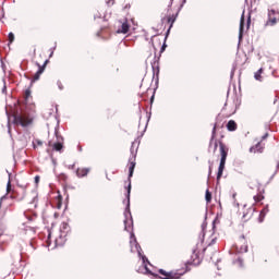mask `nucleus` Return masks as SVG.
Returning a JSON list of instances; mask_svg holds the SVG:
<instances>
[{"label": "nucleus", "mask_w": 279, "mask_h": 279, "mask_svg": "<svg viewBox=\"0 0 279 279\" xmlns=\"http://www.w3.org/2000/svg\"><path fill=\"white\" fill-rule=\"evenodd\" d=\"M278 12L276 10H268V19L265 23V27H274L278 24Z\"/></svg>", "instance_id": "nucleus-6"}, {"label": "nucleus", "mask_w": 279, "mask_h": 279, "mask_svg": "<svg viewBox=\"0 0 279 279\" xmlns=\"http://www.w3.org/2000/svg\"><path fill=\"white\" fill-rule=\"evenodd\" d=\"M267 213V209H263L259 214V221L263 222V219H265V214Z\"/></svg>", "instance_id": "nucleus-26"}, {"label": "nucleus", "mask_w": 279, "mask_h": 279, "mask_svg": "<svg viewBox=\"0 0 279 279\" xmlns=\"http://www.w3.org/2000/svg\"><path fill=\"white\" fill-rule=\"evenodd\" d=\"M130 32V23H128V20L122 23L121 27L118 29V34H128Z\"/></svg>", "instance_id": "nucleus-14"}, {"label": "nucleus", "mask_w": 279, "mask_h": 279, "mask_svg": "<svg viewBox=\"0 0 279 279\" xmlns=\"http://www.w3.org/2000/svg\"><path fill=\"white\" fill-rule=\"evenodd\" d=\"M58 180H59V182L66 184V182H69V175H66L65 173H60L58 175Z\"/></svg>", "instance_id": "nucleus-19"}, {"label": "nucleus", "mask_w": 279, "mask_h": 279, "mask_svg": "<svg viewBox=\"0 0 279 279\" xmlns=\"http://www.w3.org/2000/svg\"><path fill=\"white\" fill-rule=\"evenodd\" d=\"M247 27H250V20L247 21Z\"/></svg>", "instance_id": "nucleus-35"}, {"label": "nucleus", "mask_w": 279, "mask_h": 279, "mask_svg": "<svg viewBox=\"0 0 279 279\" xmlns=\"http://www.w3.org/2000/svg\"><path fill=\"white\" fill-rule=\"evenodd\" d=\"M29 97H32V90H31V89H26V90H25V94H24V98H25L26 100H28Z\"/></svg>", "instance_id": "nucleus-25"}, {"label": "nucleus", "mask_w": 279, "mask_h": 279, "mask_svg": "<svg viewBox=\"0 0 279 279\" xmlns=\"http://www.w3.org/2000/svg\"><path fill=\"white\" fill-rule=\"evenodd\" d=\"M48 147H51L53 151H62V149H64L62 142H48Z\"/></svg>", "instance_id": "nucleus-11"}, {"label": "nucleus", "mask_w": 279, "mask_h": 279, "mask_svg": "<svg viewBox=\"0 0 279 279\" xmlns=\"http://www.w3.org/2000/svg\"><path fill=\"white\" fill-rule=\"evenodd\" d=\"M255 208L254 207H244L243 208V216H242V219H244V221H250V219L252 217H254V213H255Z\"/></svg>", "instance_id": "nucleus-9"}, {"label": "nucleus", "mask_w": 279, "mask_h": 279, "mask_svg": "<svg viewBox=\"0 0 279 279\" xmlns=\"http://www.w3.org/2000/svg\"><path fill=\"white\" fill-rule=\"evenodd\" d=\"M243 27H245V15L244 14H242L241 20H240V33H239L240 38H243Z\"/></svg>", "instance_id": "nucleus-17"}, {"label": "nucleus", "mask_w": 279, "mask_h": 279, "mask_svg": "<svg viewBox=\"0 0 279 279\" xmlns=\"http://www.w3.org/2000/svg\"><path fill=\"white\" fill-rule=\"evenodd\" d=\"M236 247H240L241 252H247V240L245 235H241L238 240Z\"/></svg>", "instance_id": "nucleus-10"}, {"label": "nucleus", "mask_w": 279, "mask_h": 279, "mask_svg": "<svg viewBox=\"0 0 279 279\" xmlns=\"http://www.w3.org/2000/svg\"><path fill=\"white\" fill-rule=\"evenodd\" d=\"M213 174V167H209V175Z\"/></svg>", "instance_id": "nucleus-33"}, {"label": "nucleus", "mask_w": 279, "mask_h": 279, "mask_svg": "<svg viewBox=\"0 0 279 279\" xmlns=\"http://www.w3.org/2000/svg\"><path fill=\"white\" fill-rule=\"evenodd\" d=\"M36 64L38 65V71L34 74L32 82H38V80H40V74L45 73V69H47V64H49V59L40 53L36 60Z\"/></svg>", "instance_id": "nucleus-2"}, {"label": "nucleus", "mask_w": 279, "mask_h": 279, "mask_svg": "<svg viewBox=\"0 0 279 279\" xmlns=\"http://www.w3.org/2000/svg\"><path fill=\"white\" fill-rule=\"evenodd\" d=\"M104 34H110V28L108 25H105L100 28V32L97 33V36H104Z\"/></svg>", "instance_id": "nucleus-18"}, {"label": "nucleus", "mask_w": 279, "mask_h": 279, "mask_svg": "<svg viewBox=\"0 0 279 279\" xmlns=\"http://www.w3.org/2000/svg\"><path fill=\"white\" fill-rule=\"evenodd\" d=\"M165 49H167V45H162V47H161V53H162V51H165Z\"/></svg>", "instance_id": "nucleus-31"}, {"label": "nucleus", "mask_w": 279, "mask_h": 279, "mask_svg": "<svg viewBox=\"0 0 279 279\" xmlns=\"http://www.w3.org/2000/svg\"><path fill=\"white\" fill-rule=\"evenodd\" d=\"M218 147L220 151V163L218 168L217 180L219 181L223 175V171L226 169V160H228V151H230V148H228L223 142L217 140V124H215L211 131V137L209 140V151L213 149V154H217Z\"/></svg>", "instance_id": "nucleus-1"}, {"label": "nucleus", "mask_w": 279, "mask_h": 279, "mask_svg": "<svg viewBox=\"0 0 279 279\" xmlns=\"http://www.w3.org/2000/svg\"><path fill=\"white\" fill-rule=\"evenodd\" d=\"M254 78H255L257 82H263V69H259L257 72H255Z\"/></svg>", "instance_id": "nucleus-20"}, {"label": "nucleus", "mask_w": 279, "mask_h": 279, "mask_svg": "<svg viewBox=\"0 0 279 279\" xmlns=\"http://www.w3.org/2000/svg\"><path fill=\"white\" fill-rule=\"evenodd\" d=\"M265 151V143L263 141L256 143L250 148L251 154H263Z\"/></svg>", "instance_id": "nucleus-7"}, {"label": "nucleus", "mask_w": 279, "mask_h": 279, "mask_svg": "<svg viewBox=\"0 0 279 279\" xmlns=\"http://www.w3.org/2000/svg\"><path fill=\"white\" fill-rule=\"evenodd\" d=\"M48 241H51V234L48 235Z\"/></svg>", "instance_id": "nucleus-34"}, {"label": "nucleus", "mask_w": 279, "mask_h": 279, "mask_svg": "<svg viewBox=\"0 0 279 279\" xmlns=\"http://www.w3.org/2000/svg\"><path fill=\"white\" fill-rule=\"evenodd\" d=\"M56 208H58V210L62 208V195L60 194L56 197Z\"/></svg>", "instance_id": "nucleus-21"}, {"label": "nucleus", "mask_w": 279, "mask_h": 279, "mask_svg": "<svg viewBox=\"0 0 279 279\" xmlns=\"http://www.w3.org/2000/svg\"><path fill=\"white\" fill-rule=\"evenodd\" d=\"M40 182V177L36 175L35 177V184H38Z\"/></svg>", "instance_id": "nucleus-30"}, {"label": "nucleus", "mask_w": 279, "mask_h": 279, "mask_svg": "<svg viewBox=\"0 0 279 279\" xmlns=\"http://www.w3.org/2000/svg\"><path fill=\"white\" fill-rule=\"evenodd\" d=\"M145 271L148 276H154L155 279H180V277H178V275H175V274L174 275L172 274L171 276H166L165 278H162V277L158 276V274L149 270V268L147 266H145Z\"/></svg>", "instance_id": "nucleus-8"}, {"label": "nucleus", "mask_w": 279, "mask_h": 279, "mask_svg": "<svg viewBox=\"0 0 279 279\" xmlns=\"http://www.w3.org/2000/svg\"><path fill=\"white\" fill-rule=\"evenodd\" d=\"M255 204L263 202L265 199V189H258L257 194L253 197Z\"/></svg>", "instance_id": "nucleus-12"}, {"label": "nucleus", "mask_w": 279, "mask_h": 279, "mask_svg": "<svg viewBox=\"0 0 279 279\" xmlns=\"http://www.w3.org/2000/svg\"><path fill=\"white\" fill-rule=\"evenodd\" d=\"M90 173V168H77L76 175L77 178H86Z\"/></svg>", "instance_id": "nucleus-13"}, {"label": "nucleus", "mask_w": 279, "mask_h": 279, "mask_svg": "<svg viewBox=\"0 0 279 279\" xmlns=\"http://www.w3.org/2000/svg\"><path fill=\"white\" fill-rule=\"evenodd\" d=\"M14 123H16V125H22V128H27V125H31L32 119H29V116L26 113H15Z\"/></svg>", "instance_id": "nucleus-4"}, {"label": "nucleus", "mask_w": 279, "mask_h": 279, "mask_svg": "<svg viewBox=\"0 0 279 279\" xmlns=\"http://www.w3.org/2000/svg\"><path fill=\"white\" fill-rule=\"evenodd\" d=\"M125 184H128V181H125Z\"/></svg>", "instance_id": "nucleus-38"}, {"label": "nucleus", "mask_w": 279, "mask_h": 279, "mask_svg": "<svg viewBox=\"0 0 279 279\" xmlns=\"http://www.w3.org/2000/svg\"><path fill=\"white\" fill-rule=\"evenodd\" d=\"M211 243H215V240H213Z\"/></svg>", "instance_id": "nucleus-37"}, {"label": "nucleus", "mask_w": 279, "mask_h": 279, "mask_svg": "<svg viewBox=\"0 0 279 279\" xmlns=\"http://www.w3.org/2000/svg\"><path fill=\"white\" fill-rule=\"evenodd\" d=\"M134 169H136V161H130L128 180L129 185L126 186L128 206H130V194L132 193V175H134Z\"/></svg>", "instance_id": "nucleus-3"}, {"label": "nucleus", "mask_w": 279, "mask_h": 279, "mask_svg": "<svg viewBox=\"0 0 279 279\" xmlns=\"http://www.w3.org/2000/svg\"><path fill=\"white\" fill-rule=\"evenodd\" d=\"M15 191L14 190H12V181L9 179V181H8V184H7V194L8 195H10V197H11V199H14V197H16V195H15Z\"/></svg>", "instance_id": "nucleus-15"}, {"label": "nucleus", "mask_w": 279, "mask_h": 279, "mask_svg": "<svg viewBox=\"0 0 279 279\" xmlns=\"http://www.w3.org/2000/svg\"><path fill=\"white\" fill-rule=\"evenodd\" d=\"M205 199H206L207 204H210V202L213 201V194L208 190L206 191Z\"/></svg>", "instance_id": "nucleus-22"}, {"label": "nucleus", "mask_w": 279, "mask_h": 279, "mask_svg": "<svg viewBox=\"0 0 279 279\" xmlns=\"http://www.w3.org/2000/svg\"><path fill=\"white\" fill-rule=\"evenodd\" d=\"M236 129H238V125H236V122L234 120H230L228 123H227V130L229 132H236Z\"/></svg>", "instance_id": "nucleus-16"}, {"label": "nucleus", "mask_w": 279, "mask_h": 279, "mask_svg": "<svg viewBox=\"0 0 279 279\" xmlns=\"http://www.w3.org/2000/svg\"><path fill=\"white\" fill-rule=\"evenodd\" d=\"M168 23H170V27H173V23H175L174 15H171V16L168 17Z\"/></svg>", "instance_id": "nucleus-24"}, {"label": "nucleus", "mask_w": 279, "mask_h": 279, "mask_svg": "<svg viewBox=\"0 0 279 279\" xmlns=\"http://www.w3.org/2000/svg\"><path fill=\"white\" fill-rule=\"evenodd\" d=\"M130 8H131V5H130V4H126V5L124 7V10H130Z\"/></svg>", "instance_id": "nucleus-32"}, {"label": "nucleus", "mask_w": 279, "mask_h": 279, "mask_svg": "<svg viewBox=\"0 0 279 279\" xmlns=\"http://www.w3.org/2000/svg\"><path fill=\"white\" fill-rule=\"evenodd\" d=\"M107 5H108L109 8H111V5H114V0H108V1H107Z\"/></svg>", "instance_id": "nucleus-29"}, {"label": "nucleus", "mask_w": 279, "mask_h": 279, "mask_svg": "<svg viewBox=\"0 0 279 279\" xmlns=\"http://www.w3.org/2000/svg\"><path fill=\"white\" fill-rule=\"evenodd\" d=\"M64 230H69V223L66 222L62 223L61 234L58 239L54 240L57 247H60L66 243V234L69 231H64Z\"/></svg>", "instance_id": "nucleus-5"}, {"label": "nucleus", "mask_w": 279, "mask_h": 279, "mask_svg": "<svg viewBox=\"0 0 279 279\" xmlns=\"http://www.w3.org/2000/svg\"><path fill=\"white\" fill-rule=\"evenodd\" d=\"M9 43L10 44L14 43V34L13 33H9Z\"/></svg>", "instance_id": "nucleus-28"}, {"label": "nucleus", "mask_w": 279, "mask_h": 279, "mask_svg": "<svg viewBox=\"0 0 279 279\" xmlns=\"http://www.w3.org/2000/svg\"><path fill=\"white\" fill-rule=\"evenodd\" d=\"M206 252V248H203V253Z\"/></svg>", "instance_id": "nucleus-36"}, {"label": "nucleus", "mask_w": 279, "mask_h": 279, "mask_svg": "<svg viewBox=\"0 0 279 279\" xmlns=\"http://www.w3.org/2000/svg\"><path fill=\"white\" fill-rule=\"evenodd\" d=\"M158 274H160L161 276H171L173 272H167V271L163 270V269H159V270H158Z\"/></svg>", "instance_id": "nucleus-27"}, {"label": "nucleus", "mask_w": 279, "mask_h": 279, "mask_svg": "<svg viewBox=\"0 0 279 279\" xmlns=\"http://www.w3.org/2000/svg\"><path fill=\"white\" fill-rule=\"evenodd\" d=\"M33 145H34V148H36V147H43V141H40V140H35V141L33 142Z\"/></svg>", "instance_id": "nucleus-23"}]
</instances>
